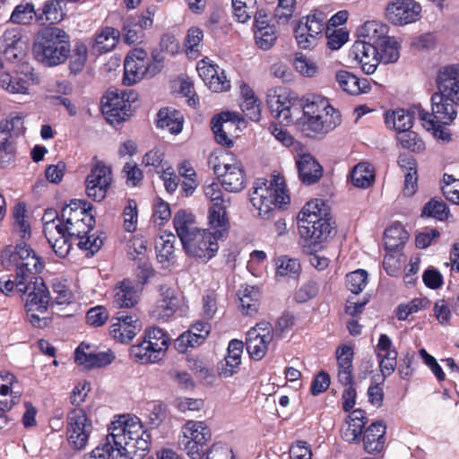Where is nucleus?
I'll list each match as a JSON object with an SVG mask.
<instances>
[{
    "label": "nucleus",
    "mask_w": 459,
    "mask_h": 459,
    "mask_svg": "<svg viewBox=\"0 0 459 459\" xmlns=\"http://www.w3.org/2000/svg\"><path fill=\"white\" fill-rule=\"evenodd\" d=\"M1 264L6 270L16 273V290L26 295L25 308L30 323L38 328L49 325L51 318L47 313L51 297L43 279L36 276L43 268V263L36 252L25 242L9 245L1 253Z\"/></svg>",
    "instance_id": "f257e3e1"
},
{
    "label": "nucleus",
    "mask_w": 459,
    "mask_h": 459,
    "mask_svg": "<svg viewBox=\"0 0 459 459\" xmlns=\"http://www.w3.org/2000/svg\"><path fill=\"white\" fill-rule=\"evenodd\" d=\"M106 438L83 459H143L151 446V435L138 418L121 416L112 422Z\"/></svg>",
    "instance_id": "f03ea898"
},
{
    "label": "nucleus",
    "mask_w": 459,
    "mask_h": 459,
    "mask_svg": "<svg viewBox=\"0 0 459 459\" xmlns=\"http://www.w3.org/2000/svg\"><path fill=\"white\" fill-rule=\"evenodd\" d=\"M71 52L70 37L58 27H46L40 30L33 43L34 58L47 67L64 64Z\"/></svg>",
    "instance_id": "7ed1b4c3"
},
{
    "label": "nucleus",
    "mask_w": 459,
    "mask_h": 459,
    "mask_svg": "<svg viewBox=\"0 0 459 459\" xmlns=\"http://www.w3.org/2000/svg\"><path fill=\"white\" fill-rule=\"evenodd\" d=\"M249 200L258 211V216L269 220L276 208L290 203V196L285 193L281 178H276L272 181L258 178L254 182Z\"/></svg>",
    "instance_id": "20e7f679"
},
{
    "label": "nucleus",
    "mask_w": 459,
    "mask_h": 459,
    "mask_svg": "<svg viewBox=\"0 0 459 459\" xmlns=\"http://www.w3.org/2000/svg\"><path fill=\"white\" fill-rule=\"evenodd\" d=\"M320 205H325L322 200L308 202L298 215L299 234L308 238L310 244L322 242L333 230L329 219L325 218L327 212Z\"/></svg>",
    "instance_id": "39448f33"
},
{
    "label": "nucleus",
    "mask_w": 459,
    "mask_h": 459,
    "mask_svg": "<svg viewBox=\"0 0 459 459\" xmlns=\"http://www.w3.org/2000/svg\"><path fill=\"white\" fill-rule=\"evenodd\" d=\"M170 344L169 334L160 327L145 329L143 342L132 345L129 349L130 358L138 363H156L160 361Z\"/></svg>",
    "instance_id": "423d86ee"
},
{
    "label": "nucleus",
    "mask_w": 459,
    "mask_h": 459,
    "mask_svg": "<svg viewBox=\"0 0 459 459\" xmlns=\"http://www.w3.org/2000/svg\"><path fill=\"white\" fill-rule=\"evenodd\" d=\"M222 227L210 225L205 230H200L190 238L183 247L189 256L201 259L206 263L212 258L219 250L218 240L222 239L229 230L221 231Z\"/></svg>",
    "instance_id": "0eeeda50"
},
{
    "label": "nucleus",
    "mask_w": 459,
    "mask_h": 459,
    "mask_svg": "<svg viewBox=\"0 0 459 459\" xmlns=\"http://www.w3.org/2000/svg\"><path fill=\"white\" fill-rule=\"evenodd\" d=\"M179 447L192 459H202L212 433L204 421L187 420L182 427Z\"/></svg>",
    "instance_id": "6e6552de"
},
{
    "label": "nucleus",
    "mask_w": 459,
    "mask_h": 459,
    "mask_svg": "<svg viewBox=\"0 0 459 459\" xmlns=\"http://www.w3.org/2000/svg\"><path fill=\"white\" fill-rule=\"evenodd\" d=\"M134 91L118 92L108 90L101 100V110L109 123L125 121L132 114L131 102L136 100Z\"/></svg>",
    "instance_id": "1a4fd4ad"
},
{
    "label": "nucleus",
    "mask_w": 459,
    "mask_h": 459,
    "mask_svg": "<svg viewBox=\"0 0 459 459\" xmlns=\"http://www.w3.org/2000/svg\"><path fill=\"white\" fill-rule=\"evenodd\" d=\"M385 17L395 26L415 23L422 17V6L416 0H392L385 5Z\"/></svg>",
    "instance_id": "9d476101"
},
{
    "label": "nucleus",
    "mask_w": 459,
    "mask_h": 459,
    "mask_svg": "<svg viewBox=\"0 0 459 459\" xmlns=\"http://www.w3.org/2000/svg\"><path fill=\"white\" fill-rule=\"evenodd\" d=\"M66 435L69 444L77 450L83 449L92 432V423L87 414L81 409L70 411L66 417Z\"/></svg>",
    "instance_id": "9b49d317"
},
{
    "label": "nucleus",
    "mask_w": 459,
    "mask_h": 459,
    "mask_svg": "<svg viewBox=\"0 0 459 459\" xmlns=\"http://www.w3.org/2000/svg\"><path fill=\"white\" fill-rule=\"evenodd\" d=\"M458 106L459 104L435 92L431 97V113L418 109V116L420 120L429 123L432 126H435V124L450 125L457 117Z\"/></svg>",
    "instance_id": "f8f14e48"
},
{
    "label": "nucleus",
    "mask_w": 459,
    "mask_h": 459,
    "mask_svg": "<svg viewBox=\"0 0 459 459\" xmlns=\"http://www.w3.org/2000/svg\"><path fill=\"white\" fill-rule=\"evenodd\" d=\"M28 52V41L17 30H8L0 38V70L4 69V59L13 63L22 60Z\"/></svg>",
    "instance_id": "ddd939ff"
},
{
    "label": "nucleus",
    "mask_w": 459,
    "mask_h": 459,
    "mask_svg": "<svg viewBox=\"0 0 459 459\" xmlns=\"http://www.w3.org/2000/svg\"><path fill=\"white\" fill-rule=\"evenodd\" d=\"M111 169L96 160L85 180L86 194L94 201H102L112 182Z\"/></svg>",
    "instance_id": "4468645a"
},
{
    "label": "nucleus",
    "mask_w": 459,
    "mask_h": 459,
    "mask_svg": "<svg viewBox=\"0 0 459 459\" xmlns=\"http://www.w3.org/2000/svg\"><path fill=\"white\" fill-rule=\"evenodd\" d=\"M213 172L221 180V185L228 192L238 193L246 186V174L241 161L214 164Z\"/></svg>",
    "instance_id": "2eb2a0df"
},
{
    "label": "nucleus",
    "mask_w": 459,
    "mask_h": 459,
    "mask_svg": "<svg viewBox=\"0 0 459 459\" xmlns=\"http://www.w3.org/2000/svg\"><path fill=\"white\" fill-rule=\"evenodd\" d=\"M204 195L212 202V206L209 210L208 224L221 226V231L229 230V220L226 216L227 202L223 198V194L220 184L212 182L204 187Z\"/></svg>",
    "instance_id": "dca6fc26"
},
{
    "label": "nucleus",
    "mask_w": 459,
    "mask_h": 459,
    "mask_svg": "<svg viewBox=\"0 0 459 459\" xmlns=\"http://www.w3.org/2000/svg\"><path fill=\"white\" fill-rule=\"evenodd\" d=\"M437 87L439 94L459 104V65L442 67L437 77Z\"/></svg>",
    "instance_id": "f3484780"
},
{
    "label": "nucleus",
    "mask_w": 459,
    "mask_h": 459,
    "mask_svg": "<svg viewBox=\"0 0 459 459\" xmlns=\"http://www.w3.org/2000/svg\"><path fill=\"white\" fill-rule=\"evenodd\" d=\"M341 115L335 108H329L321 115L303 119L302 129L307 135L311 134H325L341 124Z\"/></svg>",
    "instance_id": "a211bd4d"
},
{
    "label": "nucleus",
    "mask_w": 459,
    "mask_h": 459,
    "mask_svg": "<svg viewBox=\"0 0 459 459\" xmlns=\"http://www.w3.org/2000/svg\"><path fill=\"white\" fill-rule=\"evenodd\" d=\"M375 351L379 363L382 381L384 382L385 379L395 370L398 353L393 347L390 337L385 333L379 336Z\"/></svg>",
    "instance_id": "6ab92c4d"
},
{
    "label": "nucleus",
    "mask_w": 459,
    "mask_h": 459,
    "mask_svg": "<svg viewBox=\"0 0 459 459\" xmlns=\"http://www.w3.org/2000/svg\"><path fill=\"white\" fill-rule=\"evenodd\" d=\"M22 119L20 117H12L0 122V167L4 168L13 157V147L10 142L12 133L20 131Z\"/></svg>",
    "instance_id": "aec40b11"
},
{
    "label": "nucleus",
    "mask_w": 459,
    "mask_h": 459,
    "mask_svg": "<svg viewBox=\"0 0 459 459\" xmlns=\"http://www.w3.org/2000/svg\"><path fill=\"white\" fill-rule=\"evenodd\" d=\"M242 120L238 114L229 111L222 112L214 117L212 119V130L215 135L216 142L226 147H230L233 142L229 137V134Z\"/></svg>",
    "instance_id": "412c9836"
},
{
    "label": "nucleus",
    "mask_w": 459,
    "mask_h": 459,
    "mask_svg": "<svg viewBox=\"0 0 459 459\" xmlns=\"http://www.w3.org/2000/svg\"><path fill=\"white\" fill-rule=\"evenodd\" d=\"M267 104L273 117L281 123H290L293 117H298L300 113V107L284 94H270Z\"/></svg>",
    "instance_id": "4be33fe9"
},
{
    "label": "nucleus",
    "mask_w": 459,
    "mask_h": 459,
    "mask_svg": "<svg viewBox=\"0 0 459 459\" xmlns=\"http://www.w3.org/2000/svg\"><path fill=\"white\" fill-rule=\"evenodd\" d=\"M161 299L158 301L152 311V316L158 319H169L178 308V298L175 289L168 284H161L159 287Z\"/></svg>",
    "instance_id": "5701e85b"
},
{
    "label": "nucleus",
    "mask_w": 459,
    "mask_h": 459,
    "mask_svg": "<svg viewBox=\"0 0 459 459\" xmlns=\"http://www.w3.org/2000/svg\"><path fill=\"white\" fill-rule=\"evenodd\" d=\"M32 68L27 65L22 64L18 70V79L15 85H11L13 76L9 74L3 73L0 74V86L10 93H26L29 86L34 81V74Z\"/></svg>",
    "instance_id": "b1692460"
},
{
    "label": "nucleus",
    "mask_w": 459,
    "mask_h": 459,
    "mask_svg": "<svg viewBox=\"0 0 459 459\" xmlns=\"http://www.w3.org/2000/svg\"><path fill=\"white\" fill-rule=\"evenodd\" d=\"M386 426L382 420L371 423L363 435V447L368 454L380 453L385 448Z\"/></svg>",
    "instance_id": "393cba45"
},
{
    "label": "nucleus",
    "mask_w": 459,
    "mask_h": 459,
    "mask_svg": "<svg viewBox=\"0 0 459 459\" xmlns=\"http://www.w3.org/2000/svg\"><path fill=\"white\" fill-rule=\"evenodd\" d=\"M91 206L82 200H73L66 204L61 212L63 226H70L74 223L92 221Z\"/></svg>",
    "instance_id": "a878e982"
},
{
    "label": "nucleus",
    "mask_w": 459,
    "mask_h": 459,
    "mask_svg": "<svg viewBox=\"0 0 459 459\" xmlns=\"http://www.w3.org/2000/svg\"><path fill=\"white\" fill-rule=\"evenodd\" d=\"M299 177L307 185L316 183L323 175V167L309 153L302 154L296 161Z\"/></svg>",
    "instance_id": "bb28decb"
},
{
    "label": "nucleus",
    "mask_w": 459,
    "mask_h": 459,
    "mask_svg": "<svg viewBox=\"0 0 459 459\" xmlns=\"http://www.w3.org/2000/svg\"><path fill=\"white\" fill-rule=\"evenodd\" d=\"M115 356L110 351H84L82 343L75 350V361L83 365L86 368H101L109 365L114 360Z\"/></svg>",
    "instance_id": "cd10ccee"
},
{
    "label": "nucleus",
    "mask_w": 459,
    "mask_h": 459,
    "mask_svg": "<svg viewBox=\"0 0 459 459\" xmlns=\"http://www.w3.org/2000/svg\"><path fill=\"white\" fill-rule=\"evenodd\" d=\"M388 27L377 21L366 22L359 29V41L378 46L386 42Z\"/></svg>",
    "instance_id": "c85d7f7f"
},
{
    "label": "nucleus",
    "mask_w": 459,
    "mask_h": 459,
    "mask_svg": "<svg viewBox=\"0 0 459 459\" xmlns=\"http://www.w3.org/2000/svg\"><path fill=\"white\" fill-rule=\"evenodd\" d=\"M335 80L339 87L345 92L351 95L366 93L370 89L367 79H359L348 71H339L336 73Z\"/></svg>",
    "instance_id": "c756f323"
},
{
    "label": "nucleus",
    "mask_w": 459,
    "mask_h": 459,
    "mask_svg": "<svg viewBox=\"0 0 459 459\" xmlns=\"http://www.w3.org/2000/svg\"><path fill=\"white\" fill-rule=\"evenodd\" d=\"M173 223L182 245L192 238L195 232L200 230L193 214L185 210H179L176 212L173 218Z\"/></svg>",
    "instance_id": "7c9ffc66"
},
{
    "label": "nucleus",
    "mask_w": 459,
    "mask_h": 459,
    "mask_svg": "<svg viewBox=\"0 0 459 459\" xmlns=\"http://www.w3.org/2000/svg\"><path fill=\"white\" fill-rule=\"evenodd\" d=\"M238 297L244 315L253 316L257 313L261 299V291L258 287L241 286L238 291Z\"/></svg>",
    "instance_id": "2f4dec72"
},
{
    "label": "nucleus",
    "mask_w": 459,
    "mask_h": 459,
    "mask_svg": "<svg viewBox=\"0 0 459 459\" xmlns=\"http://www.w3.org/2000/svg\"><path fill=\"white\" fill-rule=\"evenodd\" d=\"M141 288L133 285L130 280H124L116 289L114 303L118 307H132L137 304Z\"/></svg>",
    "instance_id": "473e14b6"
},
{
    "label": "nucleus",
    "mask_w": 459,
    "mask_h": 459,
    "mask_svg": "<svg viewBox=\"0 0 459 459\" xmlns=\"http://www.w3.org/2000/svg\"><path fill=\"white\" fill-rule=\"evenodd\" d=\"M418 109H422L420 107H413L410 109H398L393 111L391 114H386L385 123L389 126L393 124V127L397 132L411 129L413 125V119L418 115Z\"/></svg>",
    "instance_id": "72a5a7b5"
},
{
    "label": "nucleus",
    "mask_w": 459,
    "mask_h": 459,
    "mask_svg": "<svg viewBox=\"0 0 459 459\" xmlns=\"http://www.w3.org/2000/svg\"><path fill=\"white\" fill-rule=\"evenodd\" d=\"M63 229L64 227H59L53 230V228H50L48 233L45 234L48 242L60 257H65L69 254L73 240V238H70Z\"/></svg>",
    "instance_id": "f704fd0d"
},
{
    "label": "nucleus",
    "mask_w": 459,
    "mask_h": 459,
    "mask_svg": "<svg viewBox=\"0 0 459 459\" xmlns=\"http://www.w3.org/2000/svg\"><path fill=\"white\" fill-rule=\"evenodd\" d=\"M157 126L166 128L171 134H178L183 128L182 114L173 108H164L158 112Z\"/></svg>",
    "instance_id": "c9c22d12"
},
{
    "label": "nucleus",
    "mask_w": 459,
    "mask_h": 459,
    "mask_svg": "<svg viewBox=\"0 0 459 459\" xmlns=\"http://www.w3.org/2000/svg\"><path fill=\"white\" fill-rule=\"evenodd\" d=\"M272 342L273 340H267L260 336L255 330H248L246 340L247 351L253 359L260 360L265 356L268 345Z\"/></svg>",
    "instance_id": "e433bc0d"
},
{
    "label": "nucleus",
    "mask_w": 459,
    "mask_h": 459,
    "mask_svg": "<svg viewBox=\"0 0 459 459\" xmlns=\"http://www.w3.org/2000/svg\"><path fill=\"white\" fill-rule=\"evenodd\" d=\"M120 31L112 27H105L96 34L93 48L100 53L112 50L117 44Z\"/></svg>",
    "instance_id": "4c0bfd02"
},
{
    "label": "nucleus",
    "mask_w": 459,
    "mask_h": 459,
    "mask_svg": "<svg viewBox=\"0 0 459 459\" xmlns=\"http://www.w3.org/2000/svg\"><path fill=\"white\" fill-rule=\"evenodd\" d=\"M302 108L303 119L313 117L314 116L321 115L326 112L329 108H334L329 104V101L325 97L320 95H310L306 98L305 103L299 106Z\"/></svg>",
    "instance_id": "58836bf2"
},
{
    "label": "nucleus",
    "mask_w": 459,
    "mask_h": 459,
    "mask_svg": "<svg viewBox=\"0 0 459 459\" xmlns=\"http://www.w3.org/2000/svg\"><path fill=\"white\" fill-rule=\"evenodd\" d=\"M352 184L360 188H368L374 181V173L370 165L365 162L357 164L351 174Z\"/></svg>",
    "instance_id": "ea45409f"
},
{
    "label": "nucleus",
    "mask_w": 459,
    "mask_h": 459,
    "mask_svg": "<svg viewBox=\"0 0 459 459\" xmlns=\"http://www.w3.org/2000/svg\"><path fill=\"white\" fill-rule=\"evenodd\" d=\"M276 276L296 279L301 272L300 264L297 259L286 255L278 257L275 260Z\"/></svg>",
    "instance_id": "a19ab883"
},
{
    "label": "nucleus",
    "mask_w": 459,
    "mask_h": 459,
    "mask_svg": "<svg viewBox=\"0 0 459 459\" xmlns=\"http://www.w3.org/2000/svg\"><path fill=\"white\" fill-rule=\"evenodd\" d=\"M60 0H48L44 4L41 13H39L38 20L48 22L51 24L58 23L65 16Z\"/></svg>",
    "instance_id": "79ce46f5"
},
{
    "label": "nucleus",
    "mask_w": 459,
    "mask_h": 459,
    "mask_svg": "<svg viewBox=\"0 0 459 459\" xmlns=\"http://www.w3.org/2000/svg\"><path fill=\"white\" fill-rule=\"evenodd\" d=\"M303 28L305 30L322 38L323 30L326 22V15L319 10H313L308 15L303 17Z\"/></svg>",
    "instance_id": "37998d69"
},
{
    "label": "nucleus",
    "mask_w": 459,
    "mask_h": 459,
    "mask_svg": "<svg viewBox=\"0 0 459 459\" xmlns=\"http://www.w3.org/2000/svg\"><path fill=\"white\" fill-rule=\"evenodd\" d=\"M145 63L134 61L133 57L126 56L124 62V81L128 84L135 83L144 78Z\"/></svg>",
    "instance_id": "c03bdc74"
},
{
    "label": "nucleus",
    "mask_w": 459,
    "mask_h": 459,
    "mask_svg": "<svg viewBox=\"0 0 459 459\" xmlns=\"http://www.w3.org/2000/svg\"><path fill=\"white\" fill-rule=\"evenodd\" d=\"M174 241L175 236L169 234L160 236L155 241V248L157 252V258L159 262L163 263L169 261L174 255Z\"/></svg>",
    "instance_id": "a18cd8bd"
},
{
    "label": "nucleus",
    "mask_w": 459,
    "mask_h": 459,
    "mask_svg": "<svg viewBox=\"0 0 459 459\" xmlns=\"http://www.w3.org/2000/svg\"><path fill=\"white\" fill-rule=\"evenodd\" d=\"M448 207L444 201L432 198L424 205L421 216L444 221L448 218Z\"/></svg>",
    "instance_id": "49530a36"
},
{
    "label": "nucleus",
    "mask_w": 459,
    "mask_h": 459,
    "mask_svg": "<svg viewBox=\"0 0 459 459\" xmlns=\"http://www.w3.org/2000/svg\"><path fill=\"white\" fill-rule=\"evenodd\" d=\"M33 16L38 19L39 12L35 10L34 5L30 3L21 4L13 11L10 20L13 23L27 24Z\"/></svg>",
    "instance_id": "de8ad7c7"
},
{
    "label": "nucleus",
    "mask_w": 459,
    "mask_h": 459,
    "mask_svg": "<svg viewBox=\"0 0 459 459\" xmlns=\"http://www.w3.org/2000/svg\"><path fill=\"white\" fill-rule=\"evenodd\" d=\"M377 47L380 62H383L384 64H390L398 60V44L394 38L388 37L386 39V42H382Z\"/></svg>",
    "instance_id": "09e8293b"
},
{
    "label": "nucleus",
    "mask_w": 459,
    "mask_h": 459,
    "mask_svg": "<svg viewBox=\"0 0 459 459\" xmlns=\"http://www.w3.org/2000/svg\"><path fill=\"white\" fill-rule=\"evenodd\" d=\"M398 141L402 147L411 152H420L424 150V142L418 134L410 129L398 132Z\"/></svg>",
    "instance_id": "8fccbe9b"
},
{
    "label": "nucleus",
    "mask_w": 459,
    "mask_h": 459,
    "mask_svg": "<svg viewBox=\"0 0 459 459\" xmlns=\"http://www.w3.org/2000/svg\"><path fill=\"white\" fill-rule=\"evenodd\" d=\"M140 331V325H126L125 324H113L110 333L115 340L122 343L130 342Z\"/></svg>",
    "instance_id": "3c124183"
},
{
    "label": "nucleus",
    "mask_w": 459,
    "mask_h": 459,
    "mask_svg": "<svg viewBox=\"0 0 459 459\" xmlns=\"http://www.w3.org/2000/svg\"><path fill=\"white\" fill-rule=\"evenodd\" d=\"M88 57V49L85 44L77 43L70 56V69L74 74H78L84 68Z\"/></svg>",
    "instance_id": "603ef678"
},
{
    "label": "nucleus",
    "mask_w": 459,
    "mask_h": 459,
    "mask_svg": "<svg viewBox=\"0 0 459 459\" xmlns=\"http://www.w3.org/2000/svg\"><path fill=\"white\" fill-rule=\"evenodd\" d=\"M295 39L300 48L312 49L317 45V41L320 38L305 30L303 28V20H299L295 29Z\"/></svg>",
    "instance_id": "864d4df0"
},
{
    "label": "nucleus",
    "mask_w": 459,
    "mask_h": 459,
    "mask_svg": "<svg viewBox=\"0 0 459 459\" xmlns=\"http://www.w3.org/2000/svg\"><path fill=\"white\" fill-rule=\"evenodd\" d=\"M123 36L126 43L135 44L142 42L144 32L136 26L135 19L128 17L124 22Z\"/></svg>",
    "instance_id": "5fc2aeb1"
},
{
    "label": "nucleus",
    "mask_w": 459,
    "mask_h": 459,
    "mask_svg": "<svg viewBox=\"0 0 459 459\" xmlns=\"http://www.w3.org/2000/svg\"><path fill=\"white\" fill-rule=\"evenodd\" d=\"M204 39V31L197 27H191L186 33L185 39V47L186 53L190 55L200 54V44Z\"/></svg>",
    "instance_id": "6e6d98bb"
},
{
    "label": "nucleus",
    "mask_w": 459,
    "mask_h": 459,
    "mask_svg": "<svg viewBox=\"0 0 459 459\" xmlns=\"http://www.w3.org/2000/svg\"><path fill=\"white\" fill-rule=\"evenodd\" d=\"M368 273L359 269L346 275L347 288L354 294L360 293L367 285Z\"/></svg>",
    "instance_id": "4d7b16f0"
},
{
    "label": "nucleus",
    "mask_w": 459,
    "mask_h": 459,
    "mask_svg": "<svg viewBox=\"0 0 459 459\" xmlns=\"http://www.w3.org/2000/svg\"><path fill=\"white\" fill-rule=\"evenodd\" d=\"M262 29L263 30H255V43L260 48L268 50L276 41V30L273 26Z\"/></svg>",
    "instance_id": "13d9d810"
},
{
    "label": "nucleus",
    "mask_w": 459,
    "mask_h": 459,
    "mask_svg": "<svg viewBox=\"0 0 459 459\" xmlns=\"http://www.w3.org/2000/svg\"><path fill=\"white\" fill-rule=\"evenodd\" d=\"M428 301L422 299H413L407 303H402L395 310L396 316L401 321L406 320L409 316L425 307Z\"/></svg>",
    "instance_id": "bf43d9fd"
},
{
    "label": "nucleus",
    "mask_w": 459,
    "mask_h": 459,
    "mask_svg": "<svg viewBox=\"0 0 459 459\" xmlns=\"http://www.w3.org/2000/svg\"><path fill=\"white\" fill-rule=\"evenodd\" d=\"M94 222V217L92 216V221H91L90 222L85 221V220H83L81 222L74 223L70 226H63V230L67 232L70 238L78 240L79 238H82L84 235L89 234L92 230Z\"/></svg>",
    "instance_id": "052dcab7"
},
{
    "label": "nucleus",
    "mask_w": 459,
    "mask_h": 459,
    "mask_svg": "<svg viewBox=\"0 0 459 459\" xmlns=\"http://www.w3.org/2000/svg\"><path fill=\"white\" fill-rule=\"evenodd\" d=\"M137 204L134 200H128L124 217V228L128 232H134L137 228Z\"/></svg>",
    "instance_id": "680f3d73"
},
{
    "label": "nucleus",
    "mask_w": 459,
    "mask_h": 459,
    "mask_svg": "<svg viewBox=\"0 0 459 459\" xmlns=\"http://www.w3.org/2000/svg\"><path fill=\"white\" fill-rule=\"evenodd\" d=\"M147 247L145 242L141 238H133L129 241L127 255L130 259L140 263V261L147 260Z\"/></svg>",
    "instance_id": "e2e57ef3"
},
{
    "label": "nucleus",
    "mask_w": 459,
    "mask_h": 459,
    "mask_svg": "<svg viewBox=\"0 0 459 459\" xmlns=\"http://www.w3.org/2000/svg\"><path fill=\"white\" fill-rule=\"evenodd\" d=\"M405 235L403 230L399 227H392L385 231V245L389 250H395L403 244V238L402 235Z\"/></svg>",
    "instance_id": "0e129e2a"
},
{
    "label": "nucleus",
    "mask_w": 459,
    "mask_h": 459,
    "mask_svg": "<svg viewBox=\"0 0 459 459\" xmlns=\"http://www.w3.org/2000/svg\"><path fill=\"white\" fill-rule=\"evenodd\" d=\"M204 341H199L197 340V334L195 332L193 331H186L184 332L182 334H180L176 340H175V348L179 352H185L187 348L195 347L201 343H203Z\"/></svg>",
    "instance_id": "69168bd1"
},
{
    "label": "nucleus",
    "mask_w": 459,
    "mask_h": 459,
    "mask_svg": "<svg viewBox=\"0 0 459 459\" xmlns=\"http://www.w3.org/2000/svg\"><path fill=\"white\" fill-rule=\"evenodd\" d=\"M52 290L55 297L53 298L51 305L54 303L57 305H65L71 302L73 295L65 284L60 281H54L52 284Z\"/></svg>",
    "instance_id": "338daca9"
},
{
    "label": "nucleus",
    "mask_w": 459,
    "mask_h": 459,
    "mask_svg": "<svg viewBox=\"0 0 459 459\" xmlns=\"http://www.w3.org/2000/svg\"><path fill=\"white\" fill-rule=\"evenodd\" d=\"M103 245L102 238L95 234H87L78 239L77 246L82 250L89 251L92 255L98 252Z\"/></svg>",
    "instance_id": "774afa93"
}]
</instances>
